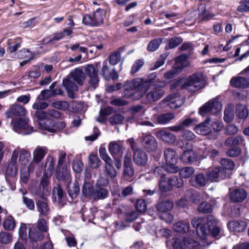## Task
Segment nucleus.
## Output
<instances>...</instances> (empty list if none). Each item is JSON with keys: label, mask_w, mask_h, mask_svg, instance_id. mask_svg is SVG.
I'll return each mask as SVG.
<instances>
[{"label": "nucleus", "mask_w": 249, "mask_h": 249, "mask_svg": "<svg viewBox=\"0 0 249 249\" xmlns=\"http://www.w3.org/2000/svg\"><path fill=\"white\" fill-rule=\"evenodd\" d=\"M157 73H151L146 79L135 78L127 81L124 84L123 96L133 100H139L149 89V85L157 77Z\"/></svg>", "instance_id": "f257e3e1"}, {"label": "nucleus", "mask_w": 249, "mask_h": 249, "mask_svg": "<svg viewBox=\"0 0 249 249\" xmlns=\"http://www.w3.org/2000/svg\"><path fill=\"white\" fill-rule=\"evenodd\" d=\"M216 223V220L212 215L196 217L192 221L193 227L196 229L198 236L202 240H205L210 234L214 237L219 235L221 229Z\"/></svg>", "instance_id": "f03ea898"}, {"label": "nucleus", "mask_w": 249, "mask_h": 249, "mask_svg": "<svg viewBox=\"0 0 249 249\" xmlns=\"http://www.w3.org/2000/svg\"><path fill=\"white\" fill-rule=\"evenodd\" d=\"M222 106L218 98H213L202 105L199 108L198 113L203 116L207 114L217 117L221 113Z\"/></svg>", "instance_id": "7ed1b4c3"}, {"label": "nucleus", "mask_w": 249, "mask_h": 249, "mask_svg": "<svg viewBox=\"0 0 249 249\" xmlns=\"http://www.w3.org/2000/svg\"><path fill=\"white\" fill-rule=\"evenodd\" d=\"M166 85V82L163 80H157V83L154 85L153 88L146 92L145 94V102L146 103H150L156 102L163 96L164 90L163 88Z\"/></svg>", "instance_id": "20e7f679"}, {"label": "nucleus", "mask_w": 249, "mask_h": 249, "mask_svg": "<svg viewBox=\"0 0 249 249\" xmlns=\"http://www.w3.org/2000/svg\"><path fill=\"white\" fill-rule=\"evenodd\" d=\"M100 63L88 65L85 69V72L88 78L89 89H94L98 86L99 78L98 76V71Z\"/></svg>", "instance_id": "39448f33"}, {"label": "nucleus", "mask_w": 249, "mask_h": 249, "mask_svg": "<svg viewBox=\"0 0 249 249\" xmlns=\"http://www.w3.org/2000/svg\"><path fill=\"white\" fill-rule=\"evenodd\" d=\"M29 120L25 118H14L11 122V127L14 131L23 134L31 133L33 129L28 124Z\"/></svg>", "instance_id": "423d86ee"}, {"label": "nucleus", "mask_w": 249, "mask_h": 249, "mask_svg": "<svg viewBox=\"0 0 249 249\" xmlns=\"http://www.w3.org/2000/svg\"><path fill=\"white\" fill-rule=\"evenodd\" d=\"M206 81L201 73H194L188 77V92H194L205 87Z\"/></svg>", "instance_id": "0eeeda50"}, {"label": "nucleus", "mask_w": 249, "mask_h": 249, "mask_svg": "<svg viewBox=\"0 0 249 249\" xmlns=\"http://www.w3.org/2000/svg\"><path fill=\"white\" fill-rule=\"evenodd\" d=\"M187 61V55L183 54L178 57L176 59L172 69L166 72L164 74V77L167 79H170L174 78L179 72H180L183 68L185 66Z\"/></svg>", "instance_id": "6e6552de"}, {"label": "nucleus", "mask_w": 249, "mask_h": 249, "mask_svg": "<svg viewBox=\"0 0 249 249\" xmlns=\"http://www.w3.org/2000/svg\"><path fill=\"white\" fill-rule=\"evenodd\" d=\"M12 157L15 156L16 160L17 161L18 158V161L20 166H27L31 160V154L29 150L26 148H21L19 146L16 147L12 152Z\"/></svg>", "instance_id": "1a4fd4ad"}, {"label": "nucleus", "mask_w": 249, "mask_h": 249, "mask_svg": "<svg viewBox=\"0 0 249 249\" xmlns=\"http://www.w3.org/2000/svg\"><path fill=\"white\" fill-rule=\"evenodd\" d=\"M206 177L207 180L211 182L218 181L220 179H225L230 177V173L221 167L215 168L212 170H209L207 172Z\"/></svg>", "instance_id": "9d476101"}, {"label": "nucleus", "mask_w": 249, "mask_h": 249, "mask_svg": "<svg viewBox=\"0 0 249 249\" xmlns=\"http://www.w3.org/2000/svg\"><path fill=\"white\" fill-rule=\"evenodd\" d=\"M26 114V110L24 107L17 104L10 106L6 111L5 115L7 118H12L13 116L17 118H22Z\"/></svg>", "instance_id": "9b49d317"}, {"label": "nucleus", "mask_w": 249, "mask_h": 249, "mask_svg": "<svg viewBox=\"0 0 249 249\" xmlns=\"http://www.w3.org/2000/svg\"><path fill=\"white\" fill-rule=\"evenodd\" d=\"M142 144L148 152H153L158 148V143L156 139L150 134H143L142 136Z\"/></svg>", "instance_id": "f8f14e48"}, {"label": "nucleus", "mask_w": 249, "mask_h": 249, "mask_svg": "<svg viewBox=\"0 0 249 249\" xmlns=\"http://www.w3.org/2000/svg\"><path fill=\"white\" fill-rule=\"evenodd\" d=\"M15 157L11 156L10 159L7 163V166L5 170L6 179L7 181L8 180L7 177L14 178L18 172V162L16 160Z\"/></svg>", "instance_id": "ddd939ff"}, {"label": "nucleus", "mask_w": 249, "mask_h": 249, "mask_svg": "<svg viewBox=\"0 0 249 249\" xmlns=\"http://www.w3.org/2000/svg\"><path fill=\"white\" fill-rule=\"evenodd\" d=\"M40 127L41 129L47 130L48 131L52 133H55L57 130L62 129L65 127V124L64 122H60L56 125L53 121L48 120L45 123L43 124L42 122L39 123Z\"/></svg>", "instance_id": "4468645a"}, {"label": "nucleus", "mask_w": 249, "mask_h": 249, "mask_svg": "<svg viewBox=\"0 0 249 249\" xmlns=\"http://www.w3.org/2000/svg\"><path fill=\"white\" fill-rule=\"evenodd\" d=\"M55 176L59 180H65L69 181L71 178L70 172L67 169L66 164H58Z\"/></svg>", "instance_id": "2eb2a0df"}, {"label": "nucleus", "mask_w": 249, "mask_h": 249, "mask_svg": "<svg viewBox=\"0 0 249 249\" xmlns=\"http://www.w3.org/2000/svg\"><path fill=\"white\" fill-rule=\"evenodd\" d=\"M157 137L163 142L173 143L176 140V136L167 129H162L156 133Z\"/></svg>", "instance_id": "dca6fc26"}, {"label": "nucleus", "mask_w": 249, "mask_h": 249, "mask_svg": "<svg viewBox=\"0 0 249 249\" xmlns=\"http://www.w3.org/2000/svg\"><path fill=\"white\" fill-rule=\"evenodd\" d=\"M48 152V148L44 146H36L33 152V161L39 163L44 158Z\"/></svg>", "instance_id": "f3484780"}, {"label": "nucleus", "mask_w": 249, "mask_h": 249, "mask_svg": "<svg viewBox=\"0 0 249 249\" xmlns=\"http://www.w3.org/2000/svg\"><path fill=\"white\" fill-rule=\"evenodd\" d=\"M133 160L139 166L145 165L148 160L146 154L141 149L138 148L133 151Z\"/></svg>", "instance_id": "a211bd4d"}, {"label": "nucleus", "mask_w": 249, "mask_h": 249, "mask_svg": "<svg viewBox=\"0 0 249 249\" xmlns=\"http://www.w3.org/2000/svg\"><path fill=\"white\" fill-rule=\"evenodd\" d=\"M231 199L235 202L243 201L247 196V192L243 189L237 188L231 191L230 193Z\"/></svg>", "instance_id": "6ab92c4d"}, {"label": "nucleus", "mask_w": 249, "mask_h": 249, "mask_svg": "<svg viewBox=\"0 0 249 249\" xmlns=\"http://www.w3.org/2000/svg\"><path fill=\"white\" fill-rule=\"evenodd\" d=\"M210 121H212V118H207L203 123L196 126L194 130L199 135H206L209 134L211 132V128L209 126Z\"/></svg>", "instance_id": "aec40b11"}, {"label": "nucleus", "mask_w": 249, "mask_h": 249, "mask_svg": "<svg viewBox=\"0 0 249 249\" xmlns=\"http://www.w3.org/2000/svg\"><path fill=\"white\" fill-rule=\"evenodd\" d=\"M227 226L231 231L241 232L245 230L247 225L242 220H233L229 222Z\"/></svg>", "instance_id": "412c9836"}, {"label": "nucleus", "mask_w": 249, "mask_h": 249, "mask_svg": "<svg viewBox=\"0 0 249 249\" xmlns=\"http://www.w3.org/2000/svg\"><path fill=\"white\" fill-rule=\"evenodd\" d=\"M168 105L171 108L175 109L180 107L185 99L177 94H171L167 97Z\"/></svg>", "instance_id": "4be33fe9"}, {"label": "nucleus", "mask_w": 249, "mask_h": 249, "mask_svg": "<svg viewBox=\"0 0 249 249\" xmlns=\"http://www.w3.org/2000/svg\"><path fill=\"white\" fill-rule=\"evenodd\" d=\"M230 84L235 88H246L249 86V78L241 76L235 77L231 80Z\"/></svg>", "instance_id": "5701e85b"}, {"label": "nucleus", "mask_w": 249, "mask_h": 249, "mask_svg": "<svg viewBox=\"0 0 249 249\" xmlns=\"http://www.w3.org/2000/svg\"><path fill=\"white\" fill-rule=\"evenodd\" d=\"M108 150L111 155L114 157L123 153V147L122 142L120 141H112L108 145Z\"/></svg>", "instance_id": "b1692460"}, {"label": "nucleus", "mask_w": 249, "mask_h": 249, "mask_svg": "<svg viewBox=\"0 0 249 249\" xmlns=\"http://www.w3.org/2000/svg\"><path fill=\"white\" fill-rule=\"evenodd\" d=\"M70 76L63 81V85L68 92L69 96L71 98L73 97V92L78 90V88Z\"/></svg>", "instance_id": "393cba45"}, {"label": "nucleus", "mask_w": 249, "mask_h": 249, "mask_svg": "<svg viewBox=\"0 0 249 249\" xmlns=\"http://www.w3.org/2000/svg\"><path fill=\"white\" fill-rule=\"evenodd\" d=\"M69 76L79 85H82L86 79L85 73L80 69H75Z\"/></svg>", "instance_id": "a878e982"}, {"label": "nucleus", "mask_w": 249, "mask_h": 249, "mask_svg": "<svg viewBox=\"0 0 249 249\" xmlns=\"http://www.w3.org/2000/svg\"><path fill=\"white\" fill-rule=\"evenodd\" d=\"M106 12L104 10L98 9L93 14V20L94 26H98L104 22Z\"/></svg>", "instance_id": "bb28decb"}, {"label": "nucleus", "mask_w": 249, "mask_h": 249, "mask_svg": "<svg viewBox=\"0 0 249 249\" xmlns=\"http://www.w3.org/2000/svg\"><path fill=\"white\" fill-rule=\"evenodd\" d=\"M244 139L241 136L231 137L227 138L225 142V145L227 146H232L237 145L243 144Z\"/></svg>", "instance_id": "cd10ccee"}, {"label": "nucleus", "mask_w": 249, "mask_h": 249, "mask_svg": "<svg viewBox=\"0 0 249 249\" xmlns=\"http://www.w3.org/2000/svg\"><path fill=\"white\" fill-rule=\"evenodd\" d=\"M37 211L40 215H47L50 210L47 202L44 199L39 200L36 203Z\"/></svg>", "instance_id": "c85d7f7f"}, {"label": "nucleus", "mask_w": 249, "mask_h": 249, "mask_svg": "<svg viewBox=\"0 0 249 249\" xmlns=\"http://www.w3.org/2000/svg\"><path fill=\"white\" fill-rule=\"evenodd\" d=\"M95 190L93 187V182L85 180L82 187V193L85 196L93 197Z\"/></svg>", "instance_id": "c756f323"}, {"label": "nucleus", "mask_w": 249, "mask_h": 249, "mask_svg": "<svg viewBox=\"0 0 249 249\" xmlns=\"http://www.w3.org/2000/svg\"><path fill=\"white\" fill-rule=\"evenodd\" d=\"M164 159L166 162H177L178 156L176 152L173 149L167 148L164 152Z\"/></svg>", "instance_id": "7c9ffc66"}, {"label": "nucleus", "mask_w": 249, "mask_h": 249, "mask_svg": "<svg viewBox=\"0 0 249 249\" xmlns=\"http://www.w3.org/2000/svg\"><path fill=\"white\" fill-rule=\"evenodd\" d=\"M236 116L241 119H245L249 115V110L245 105L238 104L236 107Z\"/></svg>", "instance_id": "2f4dec72"}, {"label": "nucleus", "mask_w": 249, "mask_h": 249, "mask_svg": "<svg viewBox=\"0 0 249 249\" xmlns=\"http://www.w3.org/2000/svg\"><path fill=\"white\" fill-rule=\"evenodd\" d=\"M54 165V160L52 156H49L47 157L46 160V163L45 167L47 169L45 170V172L44 173V176L50 178L52 176V172L53 169Z\"/></svg>", "instance_id": "473e14b6"}, {"label": "nucleus", "mask_w": 249, "mask_h": 249, "mask_svg": "<svg viewBox=\"0 0 249 249\" xmlns=\"http://www.w3.org/2000/svg\"><path fill=\"white\" fill-rule=\"evenodd\" d=\"M200 160L199 156L197 153L192 148V146L188 143V163L189 162L193 163L196 162V164L198 165L197 163V160Z\"/></svg>", "instance_id": "72a5a7b5"}, {"label": "nucleus", "mask_w": 249, "mask_h": 249, "mask_svg": "<svg viewBox=\"0 0 249 249\" xmlns=\"http://www.w3.org/2000/svg\"><path fill=\"white\" fill-rule=\"evenodd\" d=\"M175 118V115L172 113H163L159 115L157 118V122L160 124H166Z\"/></svg>", "instance_id": "f704fd0d"}, {"label": "nucleus", "mask_w": 249, "mask_h": 249, "mask_svg": "<svg viewBox=\"0 0 249 249\" xmlns=\"http://www.w3.org/2000/svg\"><path fill=\"white\" fill-rule=\"evenodd\" d=\"M173 206V202L168 200L160 203L157 206V210L160 213L168 212L171 210Z\"/></svg>", "instance_id": "c9c22d12"}, {"label": "nucleus", "mask_w": 249, "mask_h": 249, "mask_svg": "<svg viewBox=\"0 0 249 249\" xmlns=\"http://www.w3.org/2000/svg\"><path fill=\"white\" fill-rule=\"evenodd\" d=\"M107 195L108 192L106 189L97 185L95 189L93 198L94 199H104L107 196Z\"/></svg>", "instance_id": "e433bc0d"}, {"label": "nucleus", "mask_w": 249, "mask_h": 249, "mask_svg": "<svg viewBox=\"0 0 249 249\" xmlns=\"http://www.w3.org/2000/svg\"><path fill=\"white\" fill-rule=\"evenodd\" d=\"M233 107V106L231 104H228L226 107L224 117V120L226 122H230L233 119L234 113Z\"/></svg>", "instance_id": "4c0bfd02"}, {"label": "nucleus", "mask_w": 249, "mask_h": 249, "mask_svg": "<svg viewBox=\"0 0 249 249\" xmlns=\"http://www.w3.org/2000/svg\"><path fill=\"white\" fill-rule=\"evenodd\" d=\"M3 226L6 230H14L16 227V221L14 217L11 216H7L3 221Z\"/></svg>", "instance_id": "58836bf2"}, {"label": "nucleus", "mask_w": 249, "mask_h": 249, "mask_svg": "<svg viewBox=\"0 0 249 249\" xmlns=\"http://www.w3.org/2000/svg\"><path fill=\"white\" fill-rule=\"evenodd\" d=\"M67 189L70 196L72 198L76 197L79 192V187L76 181L73 183H70Z\"/></svg>", "instance_id": "ea45409f"}, {"label": "nucleus", "mask_w": 249, "mask_h": 249, "mask_svg": "<svg viewBox=\"0 0 249 249\" xmlns=\"http://www.w3.org/2000/svg\"><path fill=\"white\" fill-rule=\"evenodd\" d=\"M29 236L32 240L34 241H40L44 238L43 234L37 231L35 228H31L30 229Z\"/></svg>", "instance_id": "a19ab883"}, {"label": "nucleus", "mask_w": 249, "mask_h": 249, "mask_svg": "<svg viewBox=\"0 0 249 249\" xmlns=\"http://www.w3.org/2000/svg\"><path fill=\"white\" fill-rule=\"evenodd\" d=\"M173 246L174 249H186L185 237L173 238Z\"/></svg>", "instance_id": "79ce46f5"}, {"label": "nucleus", "mask_w": 249, "mask_h": 249, "mask_svg": "<svg viewBox=\"0 0 249 249\" xmlns=\"http://www.w3.org/2000/svg\"><path fill=\"white\" fill-rule=\"evenodd\" d=\"M159 184V187L162 192H167L172 189L169 178H166L165 176L161 177V178H160Z\"/></svg>", "instance_id": "37998d69"}, {"label": "nucleus", "mask_w": 249, "mask_h": 249, "mask_svg": "<svg viewBox=\"0 0 249 249\" xmlns=\"http://www.w3.org/2000/svg\"><path fill=\"white\" fill-rule=\"evenodd\" d=\"M105 163L106 171L107 175L111 178L116 177L117 172L113 166L112 160H109Z\"/></svg>", "instance_id": "c03bdc74"}, {"label": "nucleus", "mask_w": 249, "mask_h": 249, "mask_svg": "<svg viewBox=\"0 0 249 249\" xmlns=\"http://www.w3.org/2000/svg\"><path fill=\"white\" fill-rule=\"evenodd\" d=\"M187 128V119H185L181 123L168 127V129L174 132H181L183 135H185L186 129Z\"/></svg>", "instance_id": "a18cd8bd"}, {"label": "nucleus", "mask_w": 249, "mask_h": 249, "mask_svg": "<svg viewBox=\"0 0 249 249\" xmlns=\"http://www.w3.org/2000/svg\"><path fill=\"white\" fill-rule=\"evenodd\" d=\"M42 100L40 96H38L33 105V108L36 109V111H39L47 108L48 106V103Z\"/></svg>", "instance_id": "49530a36"}, {"label": "nucleus", "mask_w": 249, "mask_h": 249, "mask_svg": "<svg viewBox=\"0 0 249 249\" xmlns=\"http://www.w3.org/2000/svg\"><path fill=\"white\" fill-rule=\"evenodd\" d=\"M20 181L22 183L26 184L30 178V172L27 166H20Z\"/></svg>", "instance_id": "de8ad7c7"}, {"label": "nucleus", "mask_w": 249, "mask_h": 249, "mask_svg": "<svg viewBox=\"0 0 249 249\" xmlns=\"http://www.w3.org/2000/svg\"><path fill=\"white\" fill-rule=\"evenodd\" d=\"M221 164L223 166L222 169H225L228 172H229L231 174V172L228 170H231L234 168L235 164L230 159H223L221 160Z\"/></svg>", "instance_id": "09e8293b"}, {"label": "nucleus", "mask_w": 249, "mask_h": 249, "mask_svg": "<svg viewBox=\"0 0 249 249\" xmlns=\"http://www.w3.org/2000/svg\"><path fill=\"white\" fill-rule=\"evenodd\" d=\"M162 42V39L155 38L152 40L147 47V50L149 52H154L157 50Z\"/></svg>", "instance_id": "8fccbe9b"}, {"label": "nucleus", "mask_w": 249, "mask_h": 249, "mask_svg": "<svg viewBox=\"0 0 249 249\" xmlns=\"http://www.w3.org/2000/svg\"><path fill=\"white\" fill-rule=\"evenodd\" d=\"M134 175V170L132 166L124 167L123 177L125 179L129 181L132 180V178Z\"/></svg>", "instance_id": "3c124183"}, {"label": "nucleus", "mask_w": 249, "mask_h": 249, "mask_svg": "<svg viewBox=\"0 0 249 249\" xmlns=\"http://www.w3.org/2000/svg\"><path fill=\"white\" fill-rule=\"evenodd\" d=\"M212 118V121H210V124L213 130L216 132H219L221 130L223 127V123L219 120L217 118Z\"/></svg>", "instance_id": "603ef678"}, {"label": "nucleus", "mask_w": 249, "mask_h": 249, "mask_svg": "<svg viewBox=\"0 0 249 249\" xmlns=\"http://www.w3.org/2000/svg\"><path fill=\"white\" fill-rule=\"evenodd\" d=\"M100 160L97 155L90 154L89 157V164L93 169H96L99 166Z\"/></svg>", "instance_id": "864d4df0"}, {"label": "nucleus", "mask_w": 249, "mask_h": 249, "mask_svg": "<svg viewBox=\"0 0 249 249\" xmlns=\"http://www.w3.org/2000/svg\"><path fill=\"white\" fill-rule=\"evenodd\" d=\"M183 39L180 37H173L169 40L168 44L166 46V48L168 49H173L181 43Z\"/></svg>", "instance_id": "5fc2aeb1"}, {"label": "nucleus", "mask_w": 249, "mask_h": 249, "mask_svg": "<svg viewBox=\"0 0 249 249\" xmlns=\"http://www.w3.org/2000/svg\"><path fill=\"white\" fill-rule=\"evenodd\" d=\"M198 210L202 213H209L212 211L213 206L208 202H203L199 205Z\"/></svg>", "instance_id": "6e6d98bb"}, {"label": "nucleus", "mask_w": 249, "mask_h": 249, "mask_svg": "<svg viewBox=\"0 0 249 249\" xmlns=\"http://www.w3.org/2000/svg\"><path fill=\"white\" fill-rule=\"evenodd\" d=\"M168 55V53H165L161 54L157 61L154 64L153 66H152V69H157L162 66L164 64L165 61Z\"/></svg>", "instance_id": "4d7b16f0"}, {"label": "nucleus", "mask_w": 249, "mask_h": 249, "mask_svg": "<svg viewBox=\"0 0 249 249\" xmlns=\"http://www.w3.org/2000/svg\"><path fill=\"white\" fill-rule=\"evenodd\" d=\"M169 180L171 189L173 186L180 187L184 184L183 180L181 178H178L176 176H172L171 178H169Z\"/></svg>", "instance_id": "13d9d810"}, {"label": "nucleus", "mask_w": 249, "mask_h": 249, "mask_svg": "<svg viewBox=\"0 0 249 249\" xmlns=\"http://www.w3.org/2000/svg\"><path fill=\"white\" fill-rule=\"evenodd\" d=\"M53 107L56 109L66 110L69 107L68 103L65 101H57L52 103Z\"/></svg>", "instance_id": "bf43d9fd"}, {"label": "nucleus", "mask_w": 249, "mask_h": 249, "mask_svg": "<svg viewBox=\"0 0 249 249\" xmlns=\"http://www.w3.org/2000/svg\"><path fill=\"white\" fill-rule=\"evenodd\" d=\"M12 241V235L10 233L6 232H1L0 233V242L7 244Z\"/></svg>", "instance_id": "052dcab7"}, {"label": "nucleus", "mask_w": 249, "mask_h": 249, "mask_svg": "<svg viewBox=\"0 0 249 249\" xmlns=\"http://www.w3.org/2000/svg\"><path fill=\"white\" fill-rule=\"evenodd\" d=\"M180 87L181 89H185L187 87V79L182 78L176 81L174 84L171 85V89H175L177 87Z\"/></svg>", "instance_id": "680f3d73"}, {"label": "nucleus", "mask_w": 249, "mask_h": 249, "mask_svg": "<svg viewBox=\"0 0 249 249\" xmlns=\"http://www.w3.org/2000/svg\"><path fill=\"white\" fill-rule=\"evenodd\" d=\"M121 59V53L119 52H115L110 54L109 62L112 65H116L120 61Z\"/></svg>", "instance_id": "e2e57ef3"}, {"label": "nucleus", "mask_w": 249, "mask_h": 249, "mask_svg": "<svg viewBox=\"0 0 249 249\" xmlns=\"http://www.w3.org/2000/svg\"><path fill=\"white\" fill-rule=\"evenodd\" d=\"M177 162H166V164L165 165V170L171 173H176L179 171V168L176 166V163Z\"/></svg>", "instance_id": "0e129e2a"}, {"label": "nucleus", "mask_w": 249, "mask_h": 249, "mask_svg": "<svg viewBox=\"0 0 249 249\" xmlns=\"http://www.w3.org/2000/svg\"><path fill=\"white\" fill-rule=\"evenodd\" d=\"M237 10L238 12L242 13L249 11V0H241Z\"/></svg>", "instance_id": "69168bd1"}, {"label": "nucleus", "mask_w": 249, "mask_h": 249, "mask_svg": "<svg viewBox=\"0 0 249 249\" xmlns=\"http://www.w3.org/2000/svg\"><path fill=\"white\" fill-rule=\"evenodd\" d=\"M84 164L82 161L80 160H76L73 161L72 164V168L73 171L76 173H80L83 170Z\"/></svg>", "instance_id": "338daca9"}, {"label": "nucleus", "mask_w": 249, "mask_h": 249, "mask_svg": "<svg viewBox=\"0 0 249 249\" xmlns=\"http://www.w3.org/2000/svg\"><path fill=\"white\" fill-rule=\"evenodd\" d=\"M238 131V127L234 124L228 125L225 129V133L228 135H232L236 134Z\"/></svg>", "instance_id": "774afa93"}]
</instances>
